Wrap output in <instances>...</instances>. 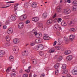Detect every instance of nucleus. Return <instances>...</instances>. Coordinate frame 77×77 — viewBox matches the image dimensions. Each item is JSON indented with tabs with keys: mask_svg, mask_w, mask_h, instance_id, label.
I'll use <instances>...</instances> for the list:
<instances>
[{
	"mask_svg": "<svg viewBox=\"0 0 77 77\" xmlns=\"http://www.w3.org/2000/svg\"><path fill=\"white\" fill-rule=\"evenodd\" d=\"M26 24H28V23H30V21L29 20H27L26 22Z\"/></svg>",
	"mask_w": 77,
	"mask_h": 77,
	"instance_id": "8fccbe9b",
	"label": "nucleus"
},
{
	"mask_svg": "<svg viewBox=\"0 0 77 77\" xmlns=\"http://www.w3.org/2000/svg\"><path fill=\"white\" fill-rule=\"evenodd\" d=\"M43 16L45 18H46L47 16V14L46 13H44L43 14Z\"/></svg>",
	"mask_w": 77,
	"mask_h": 77,
	"instance_id": "f704fd0d",
	"label": "nucleus"
},
{
	"mask_svg": "<svg viewBox=\"0 0 77 77\" xmlns=\"http://www.w3.org/2000/svg\"><path fill=\"white\" fill-rule=\"evenodd\" d=\"M59 67V64L57 63L55 64L54 66V68L55 69H57Z\"/></svg>",
	"mask_w": 77,
	"mask_h": 77,
	"instance_id": "412c9836",
	"label": "nucleus"
},
{
	"mask_svg": "<svg viewBox=\"0 0 77 77\" xmlns=\"http://www.w3.org/2000/svg\"><path fill=\"white\" fill-rule=\"evenodd\" d=\"M19 72L21 74H22V73H23V70L22 69L20 70Z\"/></svg>",
	"mask_w": 77,
	"mask_h": 77,
	"instance_id": "e2e57ef3",
	"label": "nucleus"
},
{
	"mask_svg": "<svg viewBox=\"0 0 77 77\" xmlns=\"http://www.w3.org/2000/svg\"><path fill=\"white\" fill-rule=\"evenodd\" d=\"M55 51V50L54 49H53V48H52L51 49H50L49 50V52L50 53H54Z\"/></svg>",
	"mask_w": 77,
	"mask_h": 77,
	"instance_id": "cd10ccee",
	"label": "nucleus"
},
{
	"mask_svg": "<svg viewBox=\"0 0 77 77\" xmlns=\"http://www.w3.org/2000/svg\"><path fill=\"white\" fill-rule=\"evenodd\" d=\"M67 2L69 3H71V0H67Z\"/></svg>",
	"mask_w": 77,
	"mask_h": 77,
	"instance_id": "338daca9",
	"label": "nucleus"
},
{
	"mask_svg": "<svg viewBox=\"0 0 77 77\" xmlns=\"http://www.w3.org/2000/svg\"><path fill=\"white\" fill-rule=\"evenodd\" d=\"M66 77H71V75L70 74H68L66 75Z\"/></svg>",
	"mask_w": 77,
	"mask_h": 77,
	"instance_id": "5fc2aeb1",
	"label": "nucleus"
},
{
	"mask_svg": "<svg viewBox=\"0 0 77 77\" xmlns=\"http://www.w3.org/2000/svg\"><path fill=\"white\" fill-rule=\"evenodd\" d=\"M15 75H14V73H12L11 75V77H15Z\"/></svg>",
	"mask_w": 77,
	"mask_h": 77,
	"instance_id": "a18cd8bd",
	"label": "nucleus"
},
{
	"mask_svg": "<svg viewBox=\"0 0 77 77\" xmlns=\"http://www.w3.org/2000/svg\"><path fill=\"white\" fill-rule=\"evenodd\" d=\"M26 72H30V69H27L25 70Z\"/></svg>",
	"mask_w": 77,
	"mask_h": 77,
	"instance_id": "de8ad7c7",
	"label": "nucleus"
},
{
	"mask_svg": "<svg viewBox=\"0 0 77 77\" xmlns=\"http://www.w3.org/2000/svg\"><path fill=\"white\" fill-rule=\"evenodd\" d=\"M62 21V19L61 18H58L57 20V21L58 23H60Z\"/></svg>",
	"mask_w": 77,
	"mask_h": 77,
	"instance_id": "c9c22d12",
	"label": "nucleus"
},
{
	"mask_svg": "<svg viewBox=\"0 0 77 77\" xmlns=\"http://www.w3.org/2000/svg\"><path fill=\"white\" fill-rule=\"evenodd\" d=\"M32 63L34 65H36L37 63V60H36L34 59L32 61Z\"/></svg>",
	"mask_w": 77,
	"mask_h": 77,
	"instance_id": "473e14b6",
	"label": "nucleus"
},
{
	"mask_svg": "<svg viewBox=\"0 0 77 77\" xmlns=\"http://www.w3.org/2000/svg\"><path fill=\"white\" fill-rule=\"evenodd\" d=\"M72 9L73 11H76L77 9L76 8V7H74V6H73L72 7Z\"/></svg>",
	"mask_w": 77,
	"mask_h": 77,
	"instance_id": "7c9ffc66",
	"label": "nucleus"
},
{
	"mask_svg": "<svg viewBox=\"0 0 77 77\" xmlns=\"http://www.w3.org/2000/svg\"><path fill=\"white\" fill-rule=\"evenodd\" d=\"M28 5L27 4H25V8H28Z\"/></svg>",
	"mask_w": 77,
	"mask_h": 77,
	"instance_id": "3c124183",
	"label": "nucleus"
},
{
	"mask_svg": "<svg viewBox=\"0 0 77 77\" xmlns=\"http://www.w3.org/2000/svg\"><path fill=\"white\" fill-rule=\"evenodd\" d=\"M31 6L33 8H36V6H37V4L36 3L33 2Z\"/></svg>",
	"mask_w": 77,
	"mask_h": 77,
	"instance_id": "4468645a",
	"label": "nucleus"
},
{
	"mask_svg": "<svg viewBox=\"0 0 77 77\" xmlns=\"http://www.w3.org/2000/svg\"><path fill=\"white\" fill-rule=\"evenodd\" d=\"M9 43L8 42H7V43H6L5 44V46H9Z\"/></svg>",
	"mask_w": 77,
	"mask_h": 77,
	"instance_id": "6e6d98bb",
	"label": "nucleus"
},
{
	"mask_svg": "<svg viewBox=\"0 0 77 77\" xmlns=\"http://www.w3.org/2000/svg\"><path fill=\"white\" fill-rule=\"evenodd\" d=\"M14 11H17V8H18V7H17V6H14Z\"/></svg>",
	"mask_w": 77,
	"mask_h": 77,
	"instance_id": "37998d69",
	"label": "nucleus"
},
{
	"mask_svg": "<svg viewBox=\"0 0 77 77\" xmlns=\"http://www.w3.org/2000/svg\"><path fill=\"white\" fill-rule=\"evenodd\" d=\"M51 23H52V20H48L47 21L46 23L47 24L49 25V24H51Z\"/></svg>",
	"mask_w": 77,
	"mask_h": 77,
	"instance_id": "a878e982",
	"label": "nucleus"
},
{
	"mask_svg": "<svg viewBox=\"0 0 77 77\" xmlns=\"http://www.w3.org/2000/svg\"><path fill=\"white\" fill-rule=\"evenodd\" d=\"M37 25L38 27H42L43 26V23H42L39 22L37 23Z\"/></svg>",
	"mask_w": 77,
	"mask_h": 77,
	"instance_id": "393cba45",
	"label": "nucleus"
},
{
	"mask_svg": "<svg viewBox=\"0 0 77 77\" xmlns=\"http://www.w3.org/2000/svg\"><path fill=\"white\" fill-rule=\"evenodd\" d=\"M9 59L11 62H13L14 61V57L10 56L9 57Z\"/></svg>",
	"mask_w": 77,
	"mask_h": 77,
	"instance_id": "4be33fe9",
	"label": "nucleus"
},
{
	"mask_svg": "<svg viewBox=\"0 0 77 77\" xmlns=\"http://www.w3.org/2000/svg\"><path fill=\"white\" fill-rule=\"evenodd\" d=\"M44 35H45V36H43V38L44 40H46V39H47V36H48V35L46 34H44Z\"/></svg>",
	"mask_w": 77,
	"mask_h": 77,
	"instance_id": "2f4dec72",
	"label": "nucleus"
},
{
	"mask_svg": "<svg viewBox=\"0 0 77 77\" xmlns=\"http://www.w3.org/2000/svg\"><path fill=\"white\" fill-rule=\"evenodd\" d=\"M39 54L40 56H42L44 54V53L41 52L39 53Z\"/></svg>",
	"mask_w": 77,
	"mask_h": 77,
	"instance_id": "c03bdc74",
	"label": "nucleus"
},
{
	"mask_svg": "<svg viewBox=\"0 0 77 77\" xmlns=\"http://www.w3.org/2000/svg\"><path fill=\"white\" fill-rule=\"evenodd\" d=\"M57 50H59L60 49V48L59 46H57L56 47Z\"/></svg>",
	"mask_w": 77,
	"mask_h": 77,
	"instance_id": "a19ab883",
	"label": "nucleus"
},
{
	"mask_svg": "<svg viewBox=\"0 0 77 77\" xmlns=\"http://www.w3.org/2000/svg\"><path fill=\"white\" fill-rule=\"evenodd\" d=\"M42 40L41 38L37 39L35 40V42L37 44H40V43H41Z\"/></svg>",
	"mask_w": 77,
	"mask_h": 77,
	"instance_id": "423d86ee",
	"label": "nucleus"
},
{
	"mask_svg": "<svg viewBox=\"0 0 77 77\" xmlns=\"http://www.w3.org/2000/svg\"><path fill=\"white\" fill-rule=\"evenodd\" d=\"M59 74V70H57L55 71V74L56 75H58Z\"/></svg>",
	"mask_w": 77,
	"mask_h": 77,
	"instance_id": "58836bf2",
	"label": "nucleus"
},
{
	"mask_svg": "<svg viewBox=\"0 0 77 77\" xmlns=\"http://www.w3.org/2000/svg\"><path fill=\"white\" fill-rule=\"evenodd\" d=\"M30 45H31V46H33V45H35V43L32 42V43H30Z\"/></svg>",
	"mask_w": 77,
	"mask_h": 77,
	"instance_id": "49530a36",
	"label": "nucleus"
},
{
	"mask_svg": "<svg viewBox=\"0 0 77 77\" xmlns=\"http://www.w3.org/2000/svg\"><path fill=\"white\" fill-rule=\"evenodd\" d=\"M22 54L23 56H26L28 55V53H26V51H25L24 52L22 53Z\"/></svg>",
	"mask_w": 77,
	"mask_h": 77,
	"instance_id": "a211bd4d",
	"label": "nucleus"
},
{
	"mask_svg": "<svg viewBox=\"0 0 77 77\" xmlns=\"http://www.w3.org/2000/svg\"><path fill=\"white\" fill-rule=\"evenodd\" d=\"M20 42V40L18 38H15L13 40V42L14 44H18Z\"/></svg>",
	"mask_w": 77,
	"mask_h": 77,
	"instance_id": "9d476101",
	"label": "nucleus"
},
{
	"mask_svg": "<svg viewBox=\"0 0 77 77\" xmlns=\"http://www.w3.org/2000/svg\"><path fill=\"white\" fill-rule=\"evenodd\" d=\"M50 38V37L49 36H47L46 37V40H49Z\"/></svg>",
	"mask_w": 77,
	"mask_h": 77,
	"instance_id": "603ef678",
	"label": "nucleus"
},
{
	"mask_svg": "<svg viewBox=\"0 0 77 77\" xmlns=\"http://www.w3.org/2000/svg\"><path fill=\"white\" fill-rule=\"evenodd\" d=\"M11 67H9L6 69V71L7 72H9L10 71H11Z\"/></svg>",
	"mask_w": 77,
	"mask_h": 77,
	"instance_id": "c756f323",
	"label": "nucleus"
},
{
	"mask_svg": "<svg viewBox=\"0 0 77 77\" xmlns=\"http://www.w3.org/2000/svg\"><path fill=\"white\" fill-rule=\"evenodd\" d=\"M29 38L31 39H33V35H30L29 36Z\"/></svg>",
	"mask_w": 77,
	"mask_h": 77,
	"instance_id": "79ce46f5",
	"label": "nucleus"
},
{
	"mask_svg": "<svg viewBox=\"0 0 77 77\" xmlns=\"http://www.w3.org/2000/svg\"><path fill=\"white\" fill-rule=\"evenodd\" d=\"M61 24L62 26H67L66 22H65L64 21H62Z\"/></svg>",
	"mask_w": 77,
	"mask_h": 77,
	"instance_id": "2eb2a0df",
	"label": "nucleus"
},
{
	"mask_svg": "<svg viewBox=\"0 0 77 77\" xmlns=\"http://www.w3.org/2000/svg\"><path fill=\"white\" fill-rule=\"evenodd\" d=\"M75 30V29L74 28H71L70 29V31H72V32H74Z\"/></svg>",
	"mask_w": 77,
	"mask_h": 77,
	"instance_id": "4c0bfd02",
	"label": "nucleus"
},
{
	"mask_svg": "<svg viewBox=\"0 0 77 77\" xmlns=\"http://www.w3.org/2000/svg\"><path fill=\"white\" fill-rule=\"evenodd\" d=\"M32 32H33L34 34L35 35L37 38H40L42 36V34L41 33H37L36 30H32Z\"/></svg>",
	"mask_w": 77,
	"mask_h": 77,
	"instance_id": "f257e3e1",
	"label": "nucleus"
},
{
	"mask_svg": "<svg viewBox=\"0 0 77 77\" xmlns=\"http://www.w3.org/2000/svg\"><path fill=\"white\" fill-rule=\"evenodd\" d=\"M5 39L7 41H8H8H10V39H11V38H10V36H7L6 37Z\"/></svg>",
	"mask_w": 77,
	"mask_h": 77,
	"instance_id": "b1692460",
	"label": "nucleus"
},
{
	"mask_svg": "<svg viewBox=\"0 0 77 77\" xmlns=\"http://www.w3.org/2000/svg\"><path fill=\"white\" fill-rule=\"evenodd\" d=\"M41 76L44 77V76H45V74H42V75H41Z\"/></svg>",
	"mask_w": 77,
	"mask_h": 77,
	"instance_id": "774afa93",
	"label": "nucleus"
},
{
	"mask_svg": "<svg viewBox=\"0 0 77 77\" xmlns=\"http://www.w3.org/2000/svg\"><path fill=\"white\" fill-rule=\"evenodd\" d=\"M72 4L74 6H77V1H74L72 2Z\"/></svg>",
	"mask_w": 77,
	"mask_h": 77,
	"instance_id": "6ab92c4d",
	"label": "nucleus"
},
{
	"mask_svg": "<svg viewBox=\"0 0 77 77\" xmlns=\"http://www.w3.org/2000/svg\"><path fill=\"white\" fill-rule=\"evenodd\" d=\"M6 28H7V26L6 25L3 26V29H6Z\"/></svg>",
	"mask_w": 77,
	"mask_h": 77,
	"instance_id": "864d4df0",
	"label": "nucleus"
},
{
	"mask_svg": "<svg viewBox=\"0 0 77 77\" xmlns=\"http://www.w3.org/2000/svg\"><path fill=\"white\" fill-rule=\"evenodd\" d=\"M13 32V29L12 28H9L8 30V33L9 35L12 34V33Z\"/></svg>",
	"mask_w": 77,
	"mask_h": 77,
	"instance_id": "39448f33",
	"label": "nucleus"
},
{
	"mask_svg": "<svg viewBox=\"0 0 77 77\" xmlns=\"http://www.w3.org/2000/svg\"><path fill=\"white\" fill-rule=\"evenodd\" d=\"M29 77V75L26 74H24L23 75V77Z\"/></svg>",
	"mask_w": 77,
	"mask_h": 77,
	"instance_id": "e433bc0d",
	"label": "nucleus"
},
{
	"mask_svg": "<svg viewBox=\"0 0 77 77\" xmlns=\"http://www.w3.org/2000/svg\"><path fill=\"white\" fill-rule=\"evenodd\" d=\"M64 13L66 14H70L71 13V10H67L66 9H65L64 10Z\"/></svg>",
	"mask_w": 77,
	"mask_h": 77,
	"instance_id": "1a4fd4ad",
	"label": "nucleus"
},
{
	"mask_svg": "<svg viewBox=\"0 0 77 77\" xmlns=\"http://www.w3.org/2000/svg\"><path fill=\"white\" fill-rule=\"evenodd\" d=\"M32 20L35 22L38 21V17H33L32 19Z\"/></svg>",
	"mask_w": 77,
	"mask_h": 77,
	"instance_id": "f3484780",
	"label": "nucleus"
},
{
	"mask_svg": "<svg viewBox=\"0 0 77 77\" xmlns=\"http://www.w3.org/2000/svg\"><path fill=\"white\" fill-rule=\"evenodd\" d=\"M5 51L2 50L0 51V53H2V54H5Z\"/></svg>",
	"mask_w": 77,
	"mask_h": 77,
	"instance_id": "ea45409f",
	"label": "nucleus"
},
{
	"mask_svg": "<svg viewBox=\"0 0 77 77\" xmlns=\"http://www.w3.org/2000/svg\"><path fill=\"white\" fill-rule=\"evenodd\" d=\"M12 74H14V75H16V72L14 71V72H13Z\"/></svg>",
	"mask_w": 77,
	"mask_h": 77,
	"instance_id": "69168bd1",
	"label": "nucleus"
},
{
	"mask_svg": "<svg viewBox=\"0 0 77 77\" xmlns=\"http://www.w3.org/2000/svg\"><path fill=\"white\" fill-rule=\"evenodd\" d=\"M57 12H60L61 11V8L60 6H58L56 8Z\"/></svg>",
	"mask_w": 77,
	"mask_h": 77,
	"instance_id": "ddd939ff",
	"label": "nucleus"
},
{
	"mask_svg": "<svg viewBox=\"0 0 77 77\" xmlns=\"http://www.w3.org/2000/svg\"><path fill=\"white\" fill-rule=\"evenodd\" d=\"M72 59V56H69L66 57V59L67 60H71Z\"/></svg>",
	"mask_w": 77,
	"mask_h": 77,
	"instance_id": "dca6fc26",
	"label": "nucleus"
},
{
	"mask_svg": "<svg viewBox=\"0 0 77 77\" xmlns=\"http://www.w3.org/2000/svg\"><path fill=\"white\" fill-rule=\"evenodd\" d=\"M19 50V49H18V48L16 47L13 49V51H14L15 54H17V53H18Z\"/></svg>",
	"mask_w": 77,
	"mask_h": 77,
	"instance_id": "9b49d317",
	"label": "nucleus"
},
{
	"mask_svg": "<svg viewBox=\"0 0 77 77\" xmlns=\"http://www.w3.org/2000/svg\"><path fill=\"white\" fill-rule=\"evenodd\" d=\"M71 53V51L69 50L66 51L64 52V54L66 55L69 54Z\"/></svg>",
	"mask_w": 77,
	"mask_h": 77,
	"instance_id": "5701e85b",
	"label": "nucleus"
},
{
	"mask_svg": "<svg viewBox=\"0 0 77 77\" xmlns=\"http://www.w3.org/2000/svg\"><path fill=\"white\" fill-rule=\"evenodd\" d=\"M36 48L37 50H42L44 48V46L42 44L36 46Z\"/></svg>",
	"mask_w": 77,
	"mask_h": 77,
	"instance_id": "f03ea898",
	"label": "nucleus"
},
{
	"mask_svg": "<svg viewBox=\"0 0 77 77\" xmlns=\"http://www.w3.org/2000/svg\"><path fill=\"white\" fill-rule=\"evenodd\" d=\"M57 43V41H55L53 45H56V44Z\"/></svg>",
	"mask_w": 77,
	"mask_h": 77,
	"instance_id": "052dcab7",
	"label": "nucleus"
},
{
	"mask_svg": "<svg viewBox=\"0 0 77 77\" xmlns=\"http://www.w3.org/2000/svg\"><path fill=\"white\" fill-rule=\"evenodd\" d=\"M14 3V2H12V1H11V2H7V3Z\"/></svg>",
	"mask_w": 77,
	"mask_h": 77,
	"instance_id": "09e8293b",
	"label": "nucleus"
},
{
	"mask_svg": "<svg viewBox=\"0 0 77 77\" xmlns=\"http://www.w3.org/2000/svg\"><path fill=\"white\" fill-rule=\"evenodd\" d=\"M63 69H66V65L65 64H63V65L62 67Z\"/></svg>",
	"mask_w": 77,
	"mask_h": 77,
	"instance_id": "c85d7f7f",
	"label": "nucleus"
},
{
	"mask_svg": "<svg viewBox=\"0 0 77 77\" xmlns=\"http://www.w3.org/2000/svg\"><path fill=\"white\" fill-rule=\"evenodd\" d=\"M56 17V14H55L53 17V18H54Z\"/></svg>",
	"mask_w": 77,
	"mask_h": 77,
	"instance_id": "0e129e2a",
	"label": "nucleus"
},
{
	"mask_svg": "<svg viewBox=\"0 0 77 77\" xmlns=\"http://www.w3.org/2000/svg\"><path fill=\"white\" fill-rule=\"evenodd\" d=\"M72 73L73 75H77V71L75 69H73L72 71Z\"/></svg>",
	"mask_w": 77,
	"mask_h": 77,
	"instance_id": "f8f14e48",
	"label": "nucleus"
},
{
	"mask_svg": "<svg viewBox=\"0 0 77 77\" xmlns=\"http://www.w3.org/2000/svg\"><path fill=\"white\" fill-rule=\"evenodd\" d=\"M67 72H68V70L67 69H65L62 72V74H66Z\"/></svg>",
	"mask_w": 77,
	"mask_h": 77,
	"instance_id": "aec40b11",
	"label": "nucleus"
},
{
	"mask_svg": "<svg viewBox=\"0 0 77 77\" xmlns=\"http://www.w3.org/2000/svg\"><path fill=\"white\" fill-rule=\"evenodd\" d=\"M58 58L60 60H60H61L62 59V57H59Z\"/></svg>",
	"mask_w": 77,
	"mask_h": 77,
	"instance_id": "4d7b16f0",
	"label": "nucleus"
},
{
	"mask_svg": "<svg viewBox=\"0 0 77 77\" xmlns=\"http://www.w3.org/2000/svg\"><path fill=\"white\" fill-rule=\"evenodd\" d=\"M10 21H9V20H8L6 21V22L5 23V25H8V24H9V23Z\"/></svg>",
	"mask_w": 77,
	"mask_h": 77,
	"instance_id": "72a5a7b5",
	"label": "nucleus"
},
{
	"mask_svg": "<svg viewBox=\"0 0 77 77\" xmlns=\"http://www.w3.org/2000/svg\"><path fill=\"white\" fill-rule=\"evenodd\" d=\"M27 17L26 14H23V15L20 17V20L21 21H23L27 19Z\"/></svg>",
	"mask_w": 77,
	"mask_h": 77,
	"instance_id": "7ed1b4c3",
	"label": "nucleus"
},
{
	"mask_svg": "<svg viewBox=\"0 0 77 77\" xmlns=\"http://www.w3.org/2000/svg\"><path fill=\"white\" fill-rule=\"evenodd\" d=\"M8 7H9V6H6V7H1V8H8Z\"/></svg>",
	"mask_w": 77,
	"mask_h": 77,
	"instance_id": "680f3d73",
	"label": "nucleus"
},
{
	"mask_svg": "<svg viewBox=\"0 0 77 77\" xmlns=\"http://www.w3.org/2000/svg\"><path fill=\"white\" fill-rule=\"evenodd\" d=\"M23 27H24V25L23 24V23H20L18 25V28H19V29H22L23 28Z\"/></svg>",
	"mask_w": 77,
	"mask_h": 77,
	"instance_id": "6e6552de",
	"label": "nucleus"
},
{
	"mask_svg": "<svg viewBox=\"0 0 77 77\" xmlns=\"http://www.w3.org/2000/svg\"><path fill=\"white\" fill-rule=\"evenodd\" d=\"M4 54L0 53V57H3Z\"/></svg>",
	"mask_w": 77,
	"mask_h": 77,
	"instance_id": "bf43d9fd",
	"label": "nucleus"
},
{
	"mask_svg": "<svg viewBox=\"0 0 77 77\" xmlns=\"http://www.w3.org/2000/svg\"><path fill=\"white\" fill-rule=\"evenodd\" d=\"M54 30H59V29H60V28L59 27V25L57 24H56L54 25Z\"/></svg>",
	"mask_w": 77,
	"mask_h": 77,
	"instance_id": "20e7f679",
	"label": "nucleus"
},
{
	"mask_svg": "<svg viewBox=\"0 0 77 77\" xmlns=\"http://www.w3.org/2000/svg\"><path fill=\"white\" fill-rule=\"evenodd\" d=\"M75 38V36L74 35H71L69 36L70 39H73Z\"/></svg>",
	"mask_w": 77,
	"mask_h": 77,
	"instance_id": "bb28decb",
	"label": "nucleus"
},
{
	"mask_svg": "<svg viewBox=\"0 0 77 77\" xmlns=\"http://www.w3.org/2000/svg\"><path fill=\"white\" fill-rule=\"evenodd\" d=\"M10 18L12 21H15V20H16V19H17L16 16L15 15H11Z\"/></svg>",
	"mask_w": 77,
	"mask_h": 77,
	"instance_id": "0eeeda50",
	"label": "nucleus"
},
{
	"mask_svg": "<svg viewBox=\"0 0 77 77\" xmlns=\"http://www.w3.org/2000/svg\"><path fill=\"white\" fill-rule=\"evenodd\" d=\"M58 58L60 60H60H61L62 59V57H59Z\"/></svg>",
	"mask_w": 77,
	"mask_h": 77,
	"instance_id": "13d9d810",
	"label": "nucleus"
}]
</instances>
